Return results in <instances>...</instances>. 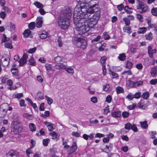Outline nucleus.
I'll return each instance as SVG.
<instances>
[{"label":"nucleus","mask_w":157,"mask_h":157,"mask_svg":"<svg viewBox=\"0 0 157 157\" xmlns=\"http://www.w3.org/2000/svg\"><path fill=\"white\" fill-rule=\"evenodd\" d=\"M70 8H67L64 13L59 18L58 24L59 26L63 29L67 28L70 25L69 21L71 14Z\"/></svg>","instance_id":"obj_3"},{"label":"nucleus","mask_w":157,"mask_h":157,"mask_svg":"<svg viewBox=\"0 0 157 157\" xmlns=\"http://www.w3.org/2000/svg\"><path fill=\"white\" fill-rule=\"evenodd\" d=\"M29 63L31 65L35 66L36 65L34 59L33 58H31L29 60Z\"/></svg>","instance_id":"obj_49"},{"label":"nucleus","mask_w":157,"mask_h":157,"mask_svg":"<svg viewBox=\"0 0 157 157\" xmlns=\"http://www.w3.org/2000/svg\"><path fill=\"white\" fill-rule=\"evenodd\" d=\"M47 33L45 31H43L40 34V37L41 39H44L48 37Z\"/></svg>","instance_id":"obj_21"},{"label":"nucleus","mask_w":157,"mask_h":157,"mask_svg":"<svg viewBox=\"0 0 157 157\" xmlns=\"http://www.w3.org/2000/svg\"><path fill=\"white\" fill-rule=\"evenodd\" d=\"M1 60L2 65L4 67H6L9 64L10 59L8 57L6 58L4 57H2Z\"/></svg>","instance_id":"obj_8"},{"label":"nucleus","mask_w":157,"mask_h":157,"mask_svg":"<svg viewBox=\"0 0 157 157\" xmlns=\"http://www.w3.org/2000/svg\"><path fill=\"white\" fill-rule=\"evenodd\" d=\"M29 27L30 29H32L35 27V24L34 22H31L29 25Z\"/></svg>","instance_id":"obj_45"},{"label":"nucleus","mask_w":157,"mask_h":157,"mask_svg":"<svg viewBox=\"0 0 157 157\" xmlns=\"http://www.w3.org/2000/svg\"><path fill=\"white\" fill-rule=\"evenodd\" d=\"M23 116L24 117L29 120H32L33 118L32 115L28 113H24L23 114Z\"/></svg>","instance_id":"obj_32"},{"label":"nucleus","mask_w":157,"mask_h":157,"mask_svg":"<svg viewBox=\"0 0 157 157\" xmlns=\"http://www.w3.org/2000/svg\"><path fill=\"white\" fill-rule=\"evenodd\" d=\"M147 29L145 27L140 28L139 29L138 33L139 34H143L146 32Z\"/></svg>","instance_id":"obj_25"},{"label":"nucleus","mask_w":157,"mask_h":157,"mask_svg":"<svg viewBox=\"0 0 157 157\" xmlns=\"http://www.w3.org/2000/svg\"><path fill=\"white\" fill-rule=\"evenodd\" d=\"M9 107V105L6 103H3L0 106V109H4V110L7 111L8 110V108Z\"/></svg>","instance_id":"obj_15"},{"label":"nucleus","mask_w":157,"mask_h":157,"mask_svg":"<svg viewBox=\"0 0 157 157\" xmlns=\"http://www.w3.org/2000/svg\"><path fill=\"white\" fill-rule=\"evenodd\" d=\"M31 33L30 30L29 29H27L23 33V34L25 37H27L29 36Z\"/></svg>","instance_id":"obj_23"},{"label":"nucleus","mask_w":157,"mask_h":157,"mask_svg":"<svg viewBox=\"0 0 157 157\" xmlns=\"http://www.w3.org/2000/svg\"><path fill=\"white\" fill-rule=\"evenodd\" d=\"M129 113L128 112H124L122 113V116L124 118H126L128 117Z\"/></svg>","instance_id":"obj_53"},{"label":"nucleus","mask_w":157,"mask_h":157,"mask_svg":"<svg viewBox=\"0 0 157 157\" xmlns=\"http://www.w3.org/2000/svg\"><path fill=\"white\" fill-rule=\"evenodd\" d=\"M141 96V94L140 92H136L133 96V97L135 98L138 99Z\"/></svg>","instance_id":"obj_54"},{"label":"nucleus","mask_w":157,"mask_h":157,"mask_svg":"<svg viewBox=\"0 0 157 157\" xmlns=\"http://www.w3.org/2000/svg\"><path fill=\"white\" fill-rule=\"evenodd\" d=\"M136 3L137 4V9L138 12L141 13H144L149 11L148 7L141 1L137 0Z\"/></svg>","instance_id":"obj_4"},{"label":"nucleus","mask_w":157,"mask_h":157,"mask_svg":"<svg viewBox=\"0 0 157 157\" xmlns=\"http://www.w3.org/2000/svg\"><path fill=\"white\" fill-rule=\"evenodd\" d=\"M87 45L86 41L84 39H81L80 40L77 41V46L78 47H80L83 49L86 48Z\"/></svg>","instance_id":"obj_6"},{"label":"nucleus","mask_w":157,"mask_h":157,"mask_svg":"<svg viewBox=\"0 0 157 157\" xmlns=\"http://www.w3.org/2000/svg\"><path fill=\"white\" fill-rule=\"evenodd\" d=\"M131 129L133 131L135 132H136L137 131V129L135 124H133V125L131 124Z\"/></svg>","instance_id":"obj_57"},{"label":"nucleus","mask_w":157,"mask_h":157,"mask_svg":"<svg viewBox=\"0 0 157 157\" xmlns=\"http://www.w3.org/2000/svg\"><path fill=\"white\" fill-rule=\"evenodd\" d=\"M109 74L112 75V78H116L118 77V75L113 72L110 69L109 70Z\"/></svg>","instance_id":"obj_26"},{"label":"nucleus","mask_w":157,"mask_h":157,"mask_svg":"<svg viewBox=\"0 0 157 157\" xmlns=\"http://www.w3.org/2000/svg\"><path fill=\"white\" fill-rule=\"evenodd\" d=\"M123 30L124 32H126L129 34H130L132 32L131 28L125 26L123 27Z\"/></svg>","instance_id":"obj_20"},{"label":"nucleus","mask_w":157,"mask_h":157,"mask_svg":"<svg viewBox=\"0 0 157 157\" xmlns=\"http://www.w3.org/2000/svg\"><path fill=\"white\" fill-rule=\"evenodd\" d=\"M145 37L146 39L148 40H151L153 38L152 33L150 32L148 34L145 35Z\"/></svg>","instance_id":"obj_31"},{"label":"nucleus","mask_w":157,"mask_h":157,"mask_svg":"<svg viewBox=\"0 0 157 157\" xmlns=\"http://www.w3.org/2000/svg\"><path fill=\"white\" fill-rule=\"evenodd\" d=\"M78 7L74 9L73 20L74 24L76 25L75 29L80 34H83L93 28L90 27L91 25L86 20L81 16V13L79 12Z\"/></svg>","instance_id":"obj_2"},{"label":"nucleus","mask_w":157,"mask_h":157,"mask_svg":"<svg viewBox=\"0 0 157 157\" xmlns=\"http://www.w3.org/2000/svg\"><path fill=\"white\" fill-rule=\"evenodd\" d=\"M151 74L153 77H154L155 76H157V70L155 67H153L151 69Z\"/></svg>","instance_id":"obj_18"},{"label":"nucleus","mask_w":157,"mask_h":157,"mask_svg":"<svg viewBox=\"0 0 157 157\" xmlns=\"http://www.w3.org/2000/svg\"><path fill=\"white\" fill-rule=\"evenodd\" d=\"M116 91L118 94L123 93L124 91L123 88L120 86H118L116 88Z\"/></svg>","instance_id":"obj_30"},{"label":"nucleus","mask_w":157,"mask_h":157,"mask_svg":"<svg viewBox=\"0 0 157 157\" xmlns=\"http://www.w3.org/2000/svg\"><path fill=\"white\" fill-rule=\"evenodd\" d=\"M50 115V113L49 111H45L44 114H42V116L46 118V117H48Z\"/></svg>","instance_id":"obj_52"},{"label":"nucleus","mask_w":157,"mask_h":157,"mask_svg":"<svg viewBox=\"0 0 157 157\" xmlns=\"http://www.w3.org/2000/svg\"><path fill=\"white\" fill-rule=\"evenodd\" d=\"M149 93L147 92H146L144 93L142 95L141 97L144 99H147L149 97Z\"/></svg>","instance_id":"obj_29"},{"label":"nucleus","mask_w":157,"mask_h":157,"mask_svg":"<svg viewBox=\"0 0 157 157\" xmlns=\"http://www.w3.org/2000/svg\"><path fill=\"white\" fill-rule=\"evenodd\" d=\"M123 19L126 25L129 26L130 23V21L129 19L126 17H124Z\"/></svg>","instance_id":"obj_42"},{"label":"nucleus","mask_w":157,"mask_h":157,"mask_svg":"<svg viewBox=\"0 0 157 157\" xmlns=\"http://www.w3.org/2000/svg\"><path fill=\"white\" fill-rule=\"evenodd\" d=\"M45 99L47 100V103L48 104L50 105L52 103L53 100L51 98L46 95L45 96Z\"/></svg>","instance_id":"obj_34"},{"label":"nucleus","mask_w":157,"mask_h":157,"mask_svg":"<svg viewBox=\"0 0 157 157\" xmlns=\"http://www.w3.org/2000/svg\"><path fill=\"white\" fill-rule=\"evenodd\" d=\"M57 42L58 43V45L61 47L63 45V42L61 37H59L57 39Z\"/></svg>","instance_id":"obj_47"},{"label":"nucleus","mask_w":157,"mask_h":157,"mask_svg":"<svg viewBox=\"0 0 157 157\" xmlns=\"http://www.w3.org/2000/svg\"><path fill=\"white\" fill-rule=\"evenodd\" d=\"M6 15L5 12L4 11L1 12L0 13V17L2 19H4Z\"/></svg>","instance_id":"obj_55"},{"label":"nucleus","mask_w":157,"mask_h":157,"mask_svg":"<svg viewBox=\"0 0 157 157\" xmlns=\"http://www.w3.org/2000/svg\"><path fill=\"white\" fill-rule=\"evenodd\" d=\"M66 71L68 73L73 74L74 73V69L71 67L67 68Z\"/></svg>","instance_id":"obj_39"},{"label":"nucleus","mask_w":157,"mask_h":157,"mask_svg":"<svg viewBox=\"0 0 157 157\" xmlns=\"http://www.w3.org/2000/svg\"><path fill=\"white\" fill-rule=\"evenodd\" d=\"M156 52V50L155 49H152L150 51H149L148 53L149 56L151 58H152L153 57V54Z\"/></svg>","instance_id":"obj_44"},{"label":"nucleus","mask_w":157,"mask_h":157,"mask_svg":"<svg viewBox=\"0 0 157 157\" xmlns=\"http://www.w3.org/2000/svg\"><path fill=\"white\" fill-rule=\"evenodd\" d=\"M2 42L10 41V39L9 37H7L6 35L3 34L2 36Z\"/></svg>","instance_id":"obj_19"},{"label":"nucleus","mask_w":157,"mask_h":157,"mask_svg":"<svg viewBox=\"0 0 157 157\" xmlns=\"http://www.w3.org/2000/svg\"><path fill=\"white\" fill-rule=\"evenodd\" d=\"M7 112V111L0 109V117H4L6 114Z\"/></svg>","instance_id":"obj_22"},{"label":"nucleus","mask_w":157,"mask_h":157,"mask_svg":"<svg viewBox=\"0 0 157 157\" xmlns=\"http://www.w3.org/2000/svg\"><path fill=\"white\" fill-rule=\"evenodd\" d=\"M91 101L94 103H96L98 101L97 98L95 97H93L91 98Z\"/></svg>","instance_id":"obj_61"},{"label":"nucleus","mask_w":157,"mask_h":157,"mask_svg":"<svg viewBox=\"0 0 157 157\" xmlns=\"http://www.w3.org/2000/svg\"><path fill=\"white\" fill-rule=\"evenodd\" d=\"M34 5L36 6L37 8H42L43 7V5L40 2H34Z\"/></svg>","instance_id":"obj_24"},{"label":"nucleus","mask_w":157,"mask_h":157,"mask_svg":"<svg viewBox=\"0 0 157 157\" xmlns=\"http://www.w3.org/2000/svg\"><path fill=\"white\" fill-rule=\"evenodd\" d=\"M124 7V5L122 4H121L118 5L117 6V9L118 10L120 11H121L123 9Z\"/></svg>","instance_id":"obj_59"},{"label":"nucleus","mask_w":157,"mask_h":157,"mask_svg":"<svg viewBox=\"0 0 157 157\" xmlns=\"http://www.w3.org/2000/svg\"><path fill=\"white\" fill-rule=\"evenodd\" d=\"M143 83V82L141 81H139L136 82H133V87H137L141 85Z\"/></svg>","instance_id":"obj_35"},{"label":"nucleus","mask_w":157,"mask_h":157,"mask_svg":"<svg viewBox=\"0 0 157 157\" xmlns=\"http://www.w3.org/2000/svg\"><path fill=\"white\" fill-rule=\"evenodd\" d=\"M131 124L129 123H128L125 124L124 128L126 129L129 130L131 129Z\"/></svg>","instance_id":"obj_51"},{"label":"nucleus","mask_w":157,"mask_h":157,"mask_svg":"<svg viewBox=\"0 0 157 157\" xmlns=\"http://www.w3.org/2000/svg\"><path fill=\"white\" fill-rule=\"evenodd\" d=\"M18 70L16 68H14L11 69V72L15 76H17L18 75Z\"/></svg>","instance_id":"obj_43"},{"label":"nucleus","mask_w":157,"mask_h":157,"mask_svg":"<svg viewBox=\"0 0 157 157\" xmlns=\"http://www.w3.org/2000/svg\"><path fill=\"white\" fill-rule=\"evenodd\" d=\"M76 7H78L81 16L84 18L94 27L97 23L99 19L100 11L97 4H94L89 7L88 3L84 2L80 3Z\"/></svg>","instance_id":"obj_1"},{"label":"nucleus","mask_w":157,"mask_h":157,"mask_svg":"<svg viewBox=\"0 0 157 157\" xmlns=\"http://www.w3.org/2000/svg\"><path fill=\"white\" fill-rule=\"evenodd\" d=\"M112 115L115 117H119L121 115V113L119 111L114 112L112 113Z\"/></svg>","instance_id":"obj_14"},{"label":"nucleus","mask_w":157,"mask_h":157,"mask_svg":"<svg viewBox=\"0 0 157 157\" xmlns=\"http://www.w3.org/2000/svg\"><path fill=\"white\" fill-rule=\"evenodd\" d=\"M50 141V140L48 138L44 139L43 141V144L44 146H47Z\"/></svg>","instance_id":"obj_38"},{"label":"nucleus","mask_w":157,"mask_h":157,"mask_svg":"<svg viewBox=\"0 0 157 157\" xmlns=\"http://www.w3.org/2000/svg\"><path fill=\"white\" fill-rule=\"evenodd\" d=\"M136 67L138 69L140 70L142 68L143 66L142 63H140L136 65Z\"/></svg>","instance_id":"obj_64"},{"label":"nucleus","mask_w":157,"mask_h":157,"mask_svg":"<svg viewBox=\"0 0 157 157\" xmlns=\"http://www.w3.org/2000/svg\"><path fill=\"white\" fill-rule=\"evenodd\" d=\"M109 112V106H107V107H105L104 109V113L105 114H107Z\"/></svg>","instance_id":"obj_60"},{"label":"nucleus","mask_w":157,"mask_h":157,"mask_svg":"<svg viewBox=\"0 0 157 157\" xmlns=\"http://www.w3.org/2000/svg\"><path fill=\"white\" fill-rule=\"evenodd\" d=\"M140 124L141 127L144 129L148 127V125L146 121H144L143 122H140Z\"/></svg>","instance_id":"obj_36"},{"label":"nucleus","mask_w":157,"mask_h":157,"mask_svg":"<svg viewBox=\"0 0 157 157\" xmlns=\"http://www.w3.org/2000/svg\"><path fill=\"white\" fill-rule=\"evenodd\" d=\"M5 46L6 48L10 49H12L13 48L11 43L9 42L5 43Z\"/></svg>","instance_id":"obj_41"},{"label":"nucleus","mask_w":157,"mask_h":157,"mask_svg":"<svg viewBox=\"0 0 157 157\" xmlns=\"http://www.w3.org/2000/svg\"><path fill=\"white\" fill-rule=\"evenodd\" d=\"M43 18L42 17H38L36 19V26L37 28H40L43 24Z\"/></svg>","instance_id":"obj_9"},{"label":"nucleus","mask_w":157,"mask_h":157,"mask_svg":"<svg viewBox=\"0 0 157 157\" xmlns=\"http://www.w3.org/2000/svg\"><path fill=\"white\" fill-rule=\"evenodd\" d=\"M8 155H10L12 157H16L17 155V154L14 151L10 150L8 153Z\"/></svg>","instance_id":"obj_28"},{"label":"nucleus","mask_w":157,"mask_h":157,"mask_svg":"<svg viewBox=\"0 0 157 157\" xmlns=\"http://www.w3.org/2000/svg\"><path fill=\"white\" fill-rule=\"evenodd\" d=\"M77 147L76 143L74 142L72 144L71 147L68 151L69 154L70 155L75 152L77 150Z\"/></svg>","instance_id":"obj_11"},{"label":"nucleus","mask_w":157,"mask_h":157,"mask_svg":"<svg viewBox=\"0 0 157 157\" xmlns=\"http://www.w3.org/2000/svg\"><path fill=\"white\" fill-rule=\"evenodd\" d=\"M126 56L125 54L124 53L119 54V56L118 57V58L120 60L124 61L126 59Z\"/></svg>","instance_id":"obj_16"},{"label":"nucleus","mask_w":157,"mask_h":157,"mask_svg":"<svg viewBox=\"0 0 157 157\" xmlns=\"http://www.w3.org/2000/svg\"><path fill=\"white\" fill-rule=\"evenodd\" d=\"M132 9L129 8L128 6H126L124 7V10L128 14H130L132 13V11L130 10Z\"/></svg>","instance_id":"obj_37"},{"label":"nucleus","mask_w":157,"mask_h":157,"mask_svg":"<svg viewBox=\"0 0 157 157\" xmlns=\"http://www.w3.org/2000/svg\"><path fill=\"white\" fill-rule=\"evenodd\" d=\"M150 83L152 85H155L157 83V79H153L150 81Z\"/></svg>","instance_id":"obj_63"},{"label":"nucleus","mask_w":157,"mask_h":157,"mask_svg":"<svg viewBox=\"0 0 157 157\" xmlns=\"http://www.w3.org/2000/svg\"><path fill=\"white\" fill-rule=\"evenodd\" d=\"M28 56L27 54H24L22 57L20 59L19 62L21 65H23L25 64L27 62V59L28 58Z\"/></svg>","instance_id":"obj_10"},{"label":"nucleus","mask_w":157,"mask_h":157,"mask_svg":"<svg viewBox=\"0 0 157 157\" xmlns=\"http://www.w3.org/2000/svg\"><path fill=\"white\" fill-rule=\"evenodd\" d=\"M106 59V58L105 56L102 57L100 59V62L102 65V71L104 75H105L106 74V69L105 64Z\"/></svg>","instance_id":"obj_7"},{"label":"nucleus","mask_w":157,"mask_h":157,"mask_svg":"<svg viewBox=\"0 0 157 157\" xmlns=\"http://www.w3.org/2000/svg\"><path fill=\"white\" fill-rule=\"evenodd\" d=\"M132 62L129 61H128L127 63L126 67L128 68H131L132 66Z\"/></svg>","instance_id":"obj_50"},{"label":"nucleus","mask_w":157,"mask_h":157,"mask_svg":"<svg viewBox=\"0 0 157 157\" xmlns=\"http://www.w3.org/2000/svg\"><path fill=\"white\" fill-rule=\"evenodd\" d=\"M12 130L15 134L21 132L22 128L21 125L17 121H14L11 124Z\"/></svg>","instance_id":"obj_5"},{"label":"nucleus","mask_w":157,"mask_h":157,"mask_svg":"<svg viewBox=\"0 0 157 157\" xmlns=\"http://www.w3.org/2000/svg\"><path fill=\"white\" fill-rule=\"evenodd\" d=\"M29 127L30 131L34 132L36 130V127L34 124L32 123H30L29 124Z\"/></svg>","instance_id":"obj_27"},{"label":"nucleus","mask_w":157,"mask_h":157,"mask_svg":"<svg viewBox=\"0 0 157 157\" xmlns=\"http://www.w3.org/2000/svg\"><path fill=\"white\" fill-rule=\"evenodd\" d=\"M20 105L21 107H25L26 106V105L25 103V101L24 100H21L19 101Z\"/></svg>","instance_id":"obj_58"},{"label":"nucleus","mask_w":157,"mask_h":157,"mask_svg":"<svg viewBox=\"0 0 157 157\" xmlns=\"http://www.w3.org/2000/svg\"><path fill=\"white\" fill-rule=\"evenodd\" d=\"M112 100V97L110 95H108L106 98V101L109 103L111 102Z\"/></svg>","instance_id":"obj_56"},{"label":"nucleus","mask_w":157,"mask_h":157,"mask_svg":"<svg viewBox=\"0 0 157 157\" xmlns=\"http://www.w3.org/2000/svg\"><path fill=\"white\" fill-rule=\"evenodd\" d=\"M44 124L47 126L49 131H52L55 128V126L53 124L47 121H44Z\"/></svg>","instance_id":"obj_12"},{"label":"nucleus","mask_w":157,"mask_h":157,"mask_svg":"<svg viewBox=\"0 0 157 157\" xmlns=\"http://www.w3.org/2000/svg\"><path fill=\"white\" fill-rule=\"evenodd\" d=\"M63 57L57 56L54 58V60L56 63L59 64L63 61Z\"/></svg>","instance_id":"obj_13"},{"label":"nucleus","mask_w":157,"mask_h":157,"mask_svg":"<svg viewBox=\"0 0 157 157\" xmlns=\"http://www.w3.org/2000/svg\"><path fill=\"white\" fill-rule=\"evenodd\" d=\"M151 13L154 16H157V8H153L151 10Z\"/></svg>","instance_id":"obj_33"},{"label":"nucleus","mask_w":157,"mask_h":157,"mask_svg":"<svg viewBox=\"0 0 157 157\" xmlns=\"http://www.w3.org/2000/svg\"><path fill=\"white\" fill-rule=\"evenodd\" d=\"M151 28H152L155 31V34H157V26L154 24H152L151 25Z\"/></svg>","instance_id":"obj_48"},{"label":"nucleus","mask_w":157,"mask_h":157,"mask_svg":"<svg viewBox=\"0 0 157 157\" xmlns=\"http://www.w3.org/2000/svg\"><path fill=\"white\" fill-rule=\"evenodd\" d=\"M36 47H34L30 49L28 52L29 53H34L36 51Z\"/></svg>","instance_id":"obj_62"},{"label":"nucleus","mask_w":157,"mask_h":157,"mask_svg":"<svg viewBox=\"0 0 157 157\" xmlns=\"http://www.w3.org/2000/svg\"><path fill=\"white\" fill-rule=\"evenodd\" d=\"M50 134L52 136V139H55L57 138L58 135L57 133L56 132H51L50 133Z\"/></svg>","instance_id":"obj_40"},{"label":"nucleus","mask_w":157,"mask_h":157,"mask_svg":"<svg viewBox=\"0 0 157 157\" xmlns=\"http://www.w3.org/2000/svg\"><path fill=\"white\" fill-rule=\"evenodd\" d=\"M137 18L139 20L140 22H142L143 21L142 16L140 14L138 13L136 14Z\"/></svg>","instance_id":"obj_46"},{"label":"nucleus","mask_w":157,"mask_h":157,"mask_svg":"<svg viewBox=\"0 0 157 157\" xmlns=\"http://www.w3.org/2000/svg\"><path fill=\"white\" fill-rule=\"evenodd\" d=\"M126 86L130 88L133 87V81L130 80L127 81L126 82Z\"/></svg>","instance_id":"obj_17"}]
</instances>
